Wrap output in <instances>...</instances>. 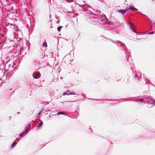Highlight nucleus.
<instances>
[{"instance_id": "nucleus-5", "label": "nucleus", "mask_w": 155, "mask_h": 155, "mask_svg": "<svg viewBox=\"0 0 155 155\" xmlns=\"http://www.w3.org/2000/svg\"><path fill=\"white\" fill-rule=\"evenodd\" d=\"M43 45L44 47H47V45L46 41L45 42L43 43Z\"/></svg>"}, {"instance_id": "nucleus-14", "label": "nucleus", "mask_w": 155, "mask_h": 155, "mask_svg": "<svg viewBox=\"0 0 155 155\" xmlns=\"http://www.w3.org/2000/svg\"><path fill=\"white\" fill-rule=\"evenodd\" d=\"M67 94L66 93H64L63 94V95H66Z\"/></svg>"}, {"instance_id": "nucleus-1", "label": "nucleus", "mask_w": 155, "mask_h": 155, "mask_svg": "<svg viewBox=\"0 0 155 155\" xmlns=\"http://www.w3.org/2000/svg\"><path fill=\"white\" fill-rule=\"evenodd\" d=\"M136 9L135 8H133V7H130V8L128 9H126L125 10L122 9V10H119V12L124 14L129 9H131L132 10H134V9Z\"/></svg>"}, {"instance_id": "nucleus-12", "label": "nucleus", "mask_w": 155, "mask_h": 155, "mask_svg": "<svg viewBox=\"0 0 155 155\" xmlns=\"http://www.w3.org/2000/svg\"><path fill=\"white\" fill-rule=\"evenodd\" d=\"M16 144V142H14V143L12 145V146H14Z\"/></svg>"}, {"instance_id": "nucleus-13", "label": "nucleus", "mask_w": 155, "mask_h": 155, "mask_svg": "<svg viewBox=\"0 0 155 155\" xmlns=\"http://www.w3.org/2000/svg\"><path fill=\"white\" fill-rule=\"evenodd\" d=\"M140 101L142 102H143L144 101L143 99H141L140 100Z\"/></svg>"}, {"instance_id": "nucleus-8", "label": "nucleus", "mask_w": 155, "mask_h": 155, "mask_svg": "<svg viewBox=\"0 0 155 155\" xmlns=\"http://www.w3.org/2000/svg\"><path fill=\"white\" fill-rule=\"evenodd\" d=\"M64 114V112H63L62 111H60V112H58L57 114L58 115H59L60 114Z\"/></svg>"}, {"instance_id": "nucleus-11", "label": "nucleus", "mask_w": 155, "mask_h": 155, "mask_svg": "<svg viewBox=\"0 0 155 155\" xmlns=\"http://www.w3.org/2000/svg\"><path fill=\"white\" fill-rule=\"evenodd\" d=\"M8 69H7V70H5V68H2V71H6V72H7V71H8Z\"/></svg>"}, {"instance_id": "nucleus-10", "label": "nucleus", "mask_w": 155, "mask_h": 155, "mask_svg": "<svg viewBox=\"0 0 155 155\" xmlns=\"http://www.w3.org/2000/svg\"><path fill=\"white\" fill-rule=\"evenodd\" d=\"M25 132H23L22 133H21L20 134V137H22V136L23 135L25 134Z\"/></svg>"}, {"instance_id": "nucleus-2", "label": "nucleus", "mask_w": 155, "mask_h": 155, "mask_svg": "<svg viewBox=\"0 0 155 155\" xmlns=\"http://www.w3.org/2000/svg\"><path fill=\"white\" fill-rule=\"evenodd\" d=\"M40 77V74L39 72H36L34 74L33 77L35 78H38Z\"/></svg>"}, {"instance_id": "nucleus-4", "label": "nucleus", "mask_w": 155, "mask_h": 155, "mask_svg": "<svg viewBox=\"0 0 155 155\" xmlns=\"http://www.w3.org/2000/svg\"><path fill=\"white\" fill-rule=\"evenodd\" d=\"M31 126V124H29V125H28V127H27L26 128V131L25 132V133H26V132H27V131H28L30 130V127Z\"/></svg>"}, {"instance_id": "nucleus-6", "label": "nucleus", "mask_w": 155, "mask_h": 155, "mask_svg": "<svg viewBox=\"0 0 155 155\" xmlns=\"http://www.w3.org/2000/svg\"><path fill=\"white\" fill-rule=\"evenodd\" d=\"M76 94L74 92H70L69 94H68V95H76Z\"/></svg>"}, {"instance_id": "nucleus-9", "label": "nucleus", "mask_w": 155, "mask_h": 155, "mask_svg": "<svg viewBox=\"0 0 155 155\" xmlns=\"http://www.w3.org/2000/svg\"><path fill=\"white\" fill-rule=\"evenodd\" d=\"M62 27H61V26L58 27L57 28V29H58V31H60L61 30Z\"/></svg>"}, {"instance_id": "nucleus-7", "label": "nucleus", "mask_w": 155, "mask_h": 155, "mask_svg": "<svg viewBox=\"0 0 155 155\" xmlns=\"http://www.w3.org/2000/svg\"><path fill=\"white\" fill-rule=\"evenodd\" d=\"M43 124V123L42 122H41L38 125V127H41Z\"/></svg>"}, {"instance_id": "nucleus-3", "label": "nucleus", "mask_w": 155, "mask_h": 155, "mask_svg": "<svg viewBox=\"0 0 155 155\" xmlns=\"http://www.w3.org/2000/svg\"><path fill=\"white\" fill-rule=\"evenodd\" d=\"M148 102L152 104H153L155 105V101L151 99L148 101Z\"/></svg>"}]
</instances>
